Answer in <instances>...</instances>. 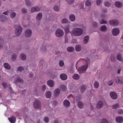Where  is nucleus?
Returning a JSON list of instances; mask_svg holds the SVG:
<instances>
[{
  "label": "nucleus",
  "mask_w": 123,
  "mask_h": 123,
  "mask_svg": "<svg viewBox=\"0 0 123 123\" xmlns=\"http://www.w3.org/2000/svg\"><path fill=\"white\" fill-rule=\"evenodd\" d=\"M79 107L80 108H83V103L80 101H79L78 104Z\"/></svg>",
  "instance_id": "obj_35"
},
{
  "label": "nucleus",
  "mask_w": 123,
  "mask_h": 123,
  "mask_svg": "<svg viewBox=\"0 0 123 123\" xmlns=\"http://www.w3.org/2000/svg\"><path fill=\"white\" fill-rule=\"evenodd\" d=\"M51 95V92L50 91H48L46 93V97L48 98H50Z\"/></svg>",
  "instance_id": "obj_31"
},
{
  "label": "nucleus",
  "mask_w": 123,
  "mask_h": 123,
  "mask_svg": "<svg viewBox=\"0 0 123 123\" xmlns=\"http://www.w3.org/2000/svg\"><path fill=\"white\" fill-rule=\"evenodd\" d=\"M16 58V55H15L14 54L13 55L12 57V60L13 61H15V60Z\"/></svg>",
  "instance_id": "obj_50"
},
{
  "label": "nucleus",
  "mask_w": 123,
  "mask_h": 123,
  "mask_svg": "<svg viewBox=\"0 0 123 123\" xmlns=\"http://www.w3.org/2000/svg\"><path fill=\"white\" fill-rule=\"evenodd\" d=\"M117 59L119 61L123 62V59L122 58L121 55L119 54H118L117 56Z\"/></svg>",
  "instance_id": "obj_29"
},
{
  "label": "nucleus",
  "mask_w": 123,
  "mask_h": 123,
  "mask_svg": "<svg viewBox=\"0 0 123 123\" xmlns=\"http://www.w3.org/2000/svg\"><path fill=\"white\" fill-rule=\"evenodd\" d=\"M111 3L108 1L105 2L104 3L105 6H106L109 7L111 6Z\"/></svg>",
  "instance_id": "obj_41"
},
{
  "label": "nucleus",
  "mask_w": 123,
  "mask_h": 123,
  "mask_svg": "<svg viewBox=\"0 0 123 123\" xmlns=\"http://www.w3.org/2000/svg\"><path fill=\"white\" fill-rule=\"evenodd\" d=\"M118 112L120 114L123 113V110L122 109H119L118 110Z\"/></svg>",
  "instance_id": "obj_55"
},
{
  "label": "nucleus",
  "mask_w": 123,
  "mask_h": 123,
  "mask_svg": "<svg viewBox=\"0 0 123 123\" xmlns=\"http://www.w3.org/2000/svg\"><path fill=\"white\" fill-rule=\"evenodd\" d=\"M54 10L56 11H57L59 10V8L57 6H55L54 7Z\"/></svg>",
  "instance_id": "obj_51"
},
{
  "label": "nucleus",
  "mask_w": 123,
  "mask_h": 123,
  "mask_svg": "<svg viewBox=\"0 0 123 123\" xmlns=\"http://www.w3.org/2000/svg\"><path fill=\"white\" fill-rule=\"evenodd\" d=\"M70 27V26L69 25H68L63 28L65 31L66 35H67L68 33L70 32L69 29Z\"/></svg>",
  "instance_id": "obj_10"
},
{
  "label": "nucleus",
  "mask_w": 123,
  "mask_h": 123,
  "mask_svg": "<svg viewBox=\"0 0 123 123\" xmlns=\"http://www.w3.org/2000/svg\"><path fill=\"white\" fill-rule=\"evenodd\" d=\"M85 4L87 6H90L91 5V2L90 0H87Z\"/></svg>",
  "instance_id": "obj_40"
},
{
  "label": "nucleus",
  "mask_w": 123,
  "mask_h": 123,
  "mask_svg": "<svg viewBox=\"0 0 123 123\" xmlns=\"http://www.w3.org/2000/svg\"><path fill=\"white\" fill-rule=\"evenodd\" d=\"M64 33L63 31L60 28L57 29L55 32L56 36L58 37H60L62 36Z\"/></svg>",
  "instance_id": "obj_3"
},
{
  "label": "nucleus",
  "mask_w": 123,
  "mask_h": 123,
  "mask_svg": "<svg viewBox=\"0 0 123 123\" xmlns=\"http://www.w3.org/2000/svg\"><path fill=\"white\" fill-rule=\"evenodd\" d=\"M103 105V103L101 101H98L97 105V107L98 109L101 108Z\"/></svg>",
  "instance_id": "obj_18"
},
{
  "label": "nucleus",
  "mask_w": 123,
  "mask_h": 123,
  "mask_svg": "<svg viewBox=\"0 0 123 123\" xmlns=\"http://www.w3.org/2000/svg\"><path fill=\"white\" fill-rule=\"evenodd\" d=\"M8 119L11 123H14L15 122L16 120V118L13 116L9 118Z\"/></svg>",
  "instance_id": "obj_24"
},
{
  "label": "nucleus",
  "mask_w": 123,
  "mask_h": 123,
  "mask_svg": "<svg viewBox=\"0 0 123 123\" xmlns=\"http://www.w3.org/2000/svg\"><path fill=\"white\" fill-rule=\"evenodd\" d=\"M71 37L70 36H68L67 35H65V42L66 43H70L71 42Z\"/></svg>",
  "instance_id": "obj_13"
},
{
  "label": "nucleus",
  "mask_w": 123,
  "mask_h": 123,
  "mask_svg": "<svg viewBox=\"0 0 123 123\" xmlns=\"http://www.w3.org/2000/svg\"><path fill=\"white\" fill-rule=\"evenodd\" d=\"M64 63L62 60H61L59 62V65L61 67H62L64 65Z\"/></svg>",
  "instance_id": "obj_45"
},
{
  "label": "nucleus",
  "mask_w": 123,
  "mask_h": 123,
  "mask_svg": "<svg viewBox=\"0 0 123 123\" xmlns=\"http://www.w3.org/2000/svg\"><path fill=\"white\" fill-rule=\"evenodd\" d=\"M89 59H88L87 60H86L82 58L80 59L79 61H78L76 64V69H77V64L78 62H82L84 63L86 62L87 64L86 65L83 66L81 67H79L78 69V70L80 74H82L85 72L87 70L88 68V63L89 62Z\"/></svg>",
  "instance_id": "obj_1"
},
{
  "label": "nucleus",
  "mask_w": 123,
  "mask_h": 123,
  "mask_svg": "<svg viewBox=\"0 0 123 123\" xmlns=\"http://www.w3.org/2000/svg\"><path fill=\"white\" fill-rule=\"evenodd\" d=\"M61 79L63 80H65L67 79V76L65 74H62L60 76Z\"/></svg>",
  "instance_id": "obj_23"
},
{
  "label": "nucleus",
  "mask_w": 123,
  "mask_h": 123,
  "mask_svg": "<svg viewBox=\"0 0 123 123\" xmlns=\"http://www.w3.org/2000/svg\"><path fill=\"white\" fill-rule=\"evenodd\" d=\"M22 81V80L18 78H16L14 80V83H15L21 82Z\"/></svg>",
  "instance_id": "obj_37"
},
{
  "label": "nucleus",
  "mask_w": 123,
  "mask_h": 123,
  "mask_svg": "<svg viewBox=\"0 0 123 123\" xmlns=\"http://www.w3.org/2000/svg\"><path fill=\"white\" fill-rule=\"evenodd\" d=\"M100 20V19L99 20V21L100 24H107V22L106 20H104L103 18Z\"/></svg>",
  "instance_id": "obj_39"
},
{
  "label": "nucleus",
  "mask_w": 123,
  "mask_h": 123,
  "mask_svg": "<svg viewBox=\"0 0 123 123\" xmlns=\"http://www.w3.org/2000/svg\"><path fill=\"white\" fill-rule=\"evenodd\" d=\"M74 50V48L72 47H69L67 48V51L69 52H72Z\"/></svg>",
  "instance_id": "obj_32"
},
{
  "label": "nucleus",
  "mask_w": 123,
  "mask_h": 123,
  "mask_svg": "<svg viewBox=\"0 0 123 123\" xmlns=\"http://www.w3.org/2000/svg\"><path fill=\"white\" fill-rule=\"evenodd\" d=\"M20 58L22 60H25L26 59V56L25 54H22L21 55Z\"/></svg>",
  "instance_id": "obj_38"
},
{
  "label": "nucleus",
  "mask_w": 123,
  "mask_h": 123,
  "mask_svg": "<svg viewBox=\"0 0 123 123\" xmlns=\"http://www.w3.org/2000/svg\"><path fill=\"white\" fill-rule=\"evenodd\" d=\"M72 77L74 79L77 80H78L80 76L78 74H75Z\"/></svg>",
  "instance_id": "obj_34"
},
{
  "label": "nucleus",
  "mask_w": 123,
  "mask_h": 123,
  "mask_svg": "<svg viewBox=\"0 0 123 123\" xmlns=\"http://www.w3.org/2000/svg\"><path fill=\"white\" fill-rule=\"evenodd\" d=\"M34 107L36 109H40L41 108V104L40 101L38 100H36L33 103Z\"/></svg>",
  "instance_id": "obj_5"
},
{
  "label": "nucleus",
  "mask_w": 123,
  "mask_h": 123,
  "mask_svg": "<svg viewBox=\"0 0 123 123\" xmlns=\"http://www.w3.org/2000/svg\"><path fill=\"white\" fill-rule=\"evenodd\" d=\"M107 29V27L105 25H103L101 26L100 28V30L102 31H105Z\"/></svg>",
  "instance_id": "obj_33"
},
{
  "label": "nucleus",
  "mask_w": 123,
  "mask_h": 123,
  "mask_svg": "<svg viewBox=\"0 0 123 123\" xmlns=\"http://www.w3.org/2000/svg\"><path fill=\"white\" fill-rule=\"evenodd\" d=\"M49 118L47 117H45L44 118V121L46 123L48 122L49 121Z\"/></svg>",
  "instance_id": "obj_56"
},
{
  "label": "nucleus",
  "mask_w": 123,
  "mask_h": 123,
  "mask_svg": "<svg viewBox=\"0 0 123 123\" xmlns=\"http://www.w3.org/2000/svg\"><path fill=\"white\" fill-rule=\"evenodd\" d=\"M116 81L118 83H123V77H117L116 79Z\"/></svg>",
  "instance_id": "obj_12"
},
{
  "label": "nucleus",
  "mask_w": 123,
  "mask_h": 123,
  "mask_svg": "<svg viewBox=\"0 0 123 123\" xmlns=\"http://www.w3.org/2000/svg\"><path fill=\"white\" fill-rule=\"evenodd\" d=\"M60 91L59 89L57 88L56 89L54 92L55 96L56 97L58 96L60 94Z\"/></svg>",
  "instance_id": "obj_20"
},
{
  "label": "nucleus",
  "mask_w": 123,
  "mask_h": 123,
  "mask_svg": "<svg viewBox=\"0 0 123 123\" xmlns=\"http://www.w3.org/2000/svg\"><path fill=\"white\" fill-rule=\"evenodd\" d=\"M94 86L95 88H98L99 86V84L98 82L97 81L95 82L94 83Z\"/></svg>",
  "instance_id": "obj_43"
},
{
  "label": "nucleus",
  "mask_w": 123,
  "mask_h": 123,
  "mask_svg": "<svg viewBox=\"0 0 123 123\" xmlns=\"http://www.w3.org/2000/svg\"><path fill=\"white\" fill-rule=\"evenodd\" d=\"M47 84L48 86L51 87L54 86L55 84L54 81L52 80H49L48 81Z\"/></svg>",
  "instance_id": "obj_15"
},
{
  "label": "nucleus",
  "mask_w": 123,
  "mask_h": 123,
  "mask_svg": "<svg viewBox=\"0 0 123 123\" xmlns=\"http://www.w3.org/2000/svg\"><path fill=\"white\" fill-rule=\"evenodd\" d=\"M106 17V16L104 14H102L101 15V18H105Z\"/></svg>",
  "instance_id": "obj_60"
},
{
  "label": "nucleus",
  "mask_w": 123,
  "mask_h": 123,
  "mask_svg": "<svg viewBox=\"0 0 123 123\" xmlns=\"http://www.w3.org/2000/svg\"><path fill=\"white\" fill-rule=\"evenodd\" d=\"M75 0H66V1L69 4H71L73 3Z\"/></svg>",
  "instance_id": "obj_53"
},
{
  "label": "nucleus",
  "mask_w": 123,
  "mask_h": 123,
  "mask_svg": "<svg viewBox=\"0 0 123 123\" xmlns=\"http://www.w3.org/2000/svg\"><path fill=\"white\" fill-rule=\"evenodd\" d=\"M47 86L45 85H44L42 86V89L43 91H45V90Z\"/></svg>",
  "instance_id": "obj_57"
},
{
  "label": "nucleus",
  "mask_w": 123,
  "mask_h": 123,
  "mask_svg": "<svg viewBox=\"0 0 123 123\" xmlns=\"http://www.w3.org/2000/svg\"><path fill=\"white\" fill-rule=\"evenodd\" d=\"M41 49L44 51H45L46 49V48L45 46L44 45L42 47V48Z\"/></svg>",
  "instance_id": "obj_58"
},
{
  "label": "nucleus",
  "mask_w": 123,
  "mask_h": 123,
  "mask_svg": "<svg viewBox=\"0 0 123 123\" xmlns=\"http://www.w3.org/2000/svg\"><path fill=\"white\" fill-rule=\"evenodd\" d=\"M115 5L117 7H120L122 6V3L120 2L117 1L115 3Z\"/></svg>",
  "instance_id": "obj_25"
},
{
  "label": "nucleus",
  "mask_w": 123,
  "mask_h": 123,
  "mask_svg": "<svg viewBox=\"0 0 123 123\" xmlns=\"http://www.w3.org/2000/svg\"><path fill=\"white\" fill-rule=\"evenodd\" d=\"M69 18L71 21H74L75 19V16L73 14H71L69 16Z\"/></svg>",
  "instance_id": "obj_30"
},
{
  "label": "nucleus",
  "mask_w": 123,
  "mask_h": 123,
  "mask_svg": "<svg viewBox=\"0 0 123 123\" xmlns=\"http://www.w3.org/2000/svg\"><path fill=\"white\" fill-rule=\"evenodd\" d=\"M110 95L111 98L114 99H117V94L114 92H111Z\"/></svg>",
  "instance_id": "obj_9"
},
{
  "label": "nucleus",
  "mask_w": 123,
  "mask_h": 123,
  "mask_svg": "<svg viewBox=\"0 0 123 123\" xmlns=\"http://www.w3.org/2000/svg\"><path fill=\"white\" fill-rule=\"evenodd\" d=\"M83 33V30L77 28H74L71 32V35L75 36H79L81 35Z\"/></svg>",
  "instance_id": "obj_2"
},
{
  "label": "nucleus",
  "mask_w": 123,
  "mask_h": 123,
  "mask_svg": "<svg viewBox=\"0 0 123 123\" xmlns=\"http://www.w3.org/2000/svg\"><path fill=\"white\" fill-rule=\"evenodd\" d=\"M119 106V105L118 104H117L112 106V108L113 109H116L117 108H118Z\"/></svg>",
  "instance_id": "obj_47"
},
{
  "label": "nucleus",
  "mask_w": 123,
  "mask_h": 123,
  "mask_svg": "<svg viewBox=\"0 0 123 123\" xmlns=\"http://www.w3.org/2000/svg\"><path fill=\"white\" fill-rule=\"evenodd\" d=\"M3 41L1 39H0V44H1V43H2V44L3 43ZM2 47V45H0V49L1 48V47Z\"/></svg>",
  "instance_id": "obj_61"
},
{
  "label": "nucleus",
  "mask_w": 123,
  "mask_h": 123,
  "mask_svg": "<svg viewBox=\"0 0 123 123\" xmlns=\"http://www.w3.org/2000/svg\"><path fill=\"white\" fill-rule=\"evenodd\" d=\"M60 88L63 91H65L67 89L66 85L63 84L60 85Z\"/></svg>",
  "instance_id": "obj_28"
},
{
  "label": "nucleus",
  "mask_w": 123,
  "mask_h": 123,
  "mask_svg": "<svg viewBox=\"0 0 123 123\" xmlns=\"http://www.w3.org/2000/svg\"><path fill=\"white\" fill-rule=\"evenodd\" d=\"M68 21L67 19L65 18L62 19L61 21V23L62 24H65L68 23Z\"/></svg>",
  "instance_id": "obj_42"
},
{
  "label": "nucleus",
  "mask_w": 123,
  "mask_h": 123,
  "mask_svg": "<svg viewBox=\"0 0 123 123\" xmlns=\"http://www.w3.org/2000/svg\"><path fill=\"white\" fill-rule=\"evenodd\" d=\"M2 85L4 88L6 89L7 88L10 91L11 90V88L9 84H8L5 82H4L3 83Z\"/></svg>",
  "instance_id": "obj_11"
},
{
  "label": "nucleus",
  "mask_w": 123,
  "mask_h": 123,
  "mask_svg": "<svg viewBox=\"0 0 123 123\" xmlns=\"http://www.w3.org/2000/svg\"><path fill=\"white\" fill-rule=\"evenodd\" d=\"M32 34V31L30 29H27L25 32V36L26 37H30L31 36Z\"/></svg>",
  "instance_id": "obj_7"
},
{
  "label": "nucleus",
  "mask_w": 123,
  "mask_h": 123,
  "mask_svg": "<svg viewBox=\"0 0 123 123\" xmlns=\"http://www.w3.org/2000/svg\"><path fill=\"white\" fill-rule=\"evenodd\" d=\"M7 19V18L5 17V16L4 15H1L0 18V19L1 21L2 22H4Z\"/></svg>",
  "instance_id": "obj_26"
},
{
  "label": "nucleus",
  "mask_w": 123,
  "mask_h": 123,
  "mask_svg": "<svg viewBox=\"0 0 123 123\" xmlns=\"http://www.w3.org/2000/svg\"><path fill=\"white\" fill-rule=\"evenodd\" d=\"M26 10L25 9H22V12L23 13H25L26 12Z\"/></svg>",
  "instance_id": "obj_64"
},
{
  "label": "nucleus",
  "mask_w": 123,
  "mask_h": 123,
  "mask_svg": "<svg viewBox=\"0 0 123 123\" xmlns=\"http://www.w3.org/2000/svg\"><path fill=\"white\" fill-rule=\"evenodd\" d=\"M68 98L69 99L70 98H73V95L72 94H70V95H69L68 96Z\"/></svg>",
  "instance_id": "obj_63"
},
{
  "label": "nucleus",
  "mask_w": 123,
  "mask_h": 123,
  "mask_svg": "<svg viewBox=\"0 0 123 123\" xmlns=\"http://www.w3.org/2000/svg\"><path fill=\"white\" fill-rule=\"evenodd\" d=\"M40 10V8L38 6H36L32 7L31 9V12H35L39 11Z\"/></svg>",
  "instance_id": "obj_16"
},
{
  "label": "nucleus",
  "mask_w": 123,
  "mask_h": 123,
  "mask_svg": "<svg viewBox=\"0 0 123 123\" xmlns=\"http://www.w3.org/2000/svg\"><path fill=\"white\" fill-rule=\"evenodd\" d=\"M86 86L85 85H83L81 86L80 88L79 89V92L82 93L86 89Z\"/></svg>",
  "instance_id": "obj_21"
},
{
  "label": "nucleus",
  "mask_w": 123,
  "mask_h": 123,
  "mask_svg": "<svg viewBox=\"0 0 123 123\" xmlns=\"http://www.w3.org/2000/svg\"><path fill=\"white\" fill-rule=\"evenodd\" d=\"M70 103L69 100H65L63 102L64 105L66 107H69L70 105Z\"/></svg>",
  "instance_id": "obj_14"
},
{
  "label": "nucleus",
  "mask_w": 123,
  "mask_h": 123,
  "mask_svg": "<svg viewBox=\"0 0 123 123\" xmlns=\"http://www.w3.org/2000/svg\"><path fill=\"white\" fill-rule=\"evenodd\" d=\"M111 61L112 62H113L114 61L115 58L114 57H112L111 56Z\"/></svg>",
  "instance_id": "obj_62"
},
{
  "label": "nucleus",
  "mask_w": 123,
  "mask_h": 123,
  "mask_svg": "<svg viewBox=\"0 0 123 123\" xmlns=\"http://www.w3.org/2000/svg\"><path fill=\"white\" fill-rule=\"evenodd\" d=\"M42 17V14L41 12L39 13L36 17V19L37 21H39L41 19Z\"/></svg>",
  "instance_id": "obj_22"
},
{
  "label": "nucleus",
  "mask_w": 123,
  "mask_h": 123,
  "mask_svg": "<svg viewBox=\"0 0 123 123\" xmlns=\"http://www.w3.org/2000/svg\"><path fill=\"white\" fill-rule=\"evenodd\" d=\"M109 23L110 25L114 26H117L118 24V21L116 19L110 20Z\"/></svg>",
  "instance_id": "obj_8"
},
{
  "label": "nucleus",
  "mask_w": 123,
  "mask_h": 123,
  "mask_svg": "<svg viewBox=\"0 0 123 123\" xmlns=\"http://www.w3.org/2000/svg\"><path fill=\"white\" fill-rule=\"evenodd\" d=\"M116 120L118 123H121L123 121V118L121 116H118L116 118Z\"/></svg>",
  "instance_id": "obj_17"
},
{
  "label": "nucleus",
  "mask_w": 123,
  "mask_h": 123,
  "mask_svg": "<svg viewBox=\"0 0 123 123\" xmlns=\"http://www.w3.org/2000/svg\"><path fill=\"white\" fill-rule=\"evenodd\" d=\"M15 30V33L16 34L17 36H19L21 34L22 29L21 26L19 25H17Z\"/></svg>",
  "instance_id": "obj_4"
},
{
  "label": "nucleus",
  "mask_w": 123,
  "mask_h": 123,
  "mask_svg": "<svg viewBox=\"0 0 123 123\" xmlns=\"http://www.w3.org/2000/svg\"><path fill=\"white\" fill-rule=\"evenodd\" d=\"M119 32L120 30L118 28H114L112 30V34L114 36H116L118 35L119 34Z\"/></svg>",
  "instance_id": "obj_6"
},
{
  "label": "nucleus",
  "mask_w": 123,
  "mask_h": 123,
  "mask_svg": "<svg viewBox=\"0 0 123 123\" xmlns=\"http://www.w3.org/2000/svg\"><path fill=\"white\" fill-rule=\"evenodd\" d=\"M89 37L88 36H85L83 39V43L85 44H87L89 40Z\"/></svg>",
  "instance_id": "obj_19"
},
{
  "label": "nucleus",
  "mask_w": 123,
  "mask_h": 123,
  "mask_svg": "<svg viewBox=\"0 0 123 123\" xmlns=\"http://www.w3.org/2000/svg\"><path fill=\"white\" fill-rule=\"evenodd\" d=\"M3 66L4 68L6 69H9L11 68L10 65L7 63H5L4 64Z\"/></svg>",
  "instance_id": "obj_27"
},
{
  "label": "nucleus",
  "mask_w": 123,
  "mask_h": 123,
  "mask_svg": "<svg viewBox=\"0 0 123 123\" xmlns=\"http://www.w3.org/2000/svg\"><path fill=\"white\" fill-rule=\"evenodd\" d=\"M102 2V0H97L96 1V4L98 6L99 5L100 3Z\"/></svg>",
  "instance_id": "obj_48"
},
{
  "label": "nucleus",
  "mask_w": 123,
  "mask_h": 123,
  "mask_svg": "<svg viewBox=\"0 0 123 123\" xmlns=\"http://www.w3.org/2000/svg\"><path fill=\"white\" fill-rule=\"evenodd\" d=\"M10 13V12L9 11H6L5 12L3 13L4 14L6 15H8L9 14V13Z\"/></svg>",
  "instance_id": "obj_59"
},
{
  "label": "nucleus",
  "mask_w": 123,
  "mask_h": 123,
  "mask_svg": "<svg viewBox=\"0 0 123 123\" xmlns=\"http://www.w3.org/2000/svg\"><path fill=\"white\" fill-rule=\"evenodd\" d=\"M92 25L95 27H97V24L96 22H92Z\"/></svg>",
  "instance_id": "obj_54"
},
{
  "label": "nucleus",
  "mask_w": 123,
  "mask_h": 123,
  "mask_svg": "<svg viewBox=\"0 0 123 123\" xmlns=\"http://www.w3.org/2000/svg\"><path fill=\"white\" fill-rule=\"evenodd\" d=\"M114 82V81L113 80H111V81H109L108 82V84L109 86H110L112 85Z\"/></svg>",
  "instance_id": "obj_49"
},
{
  "label": "nucleus",
  "mask_w": 123,
  "mask_h": 123,
  "mask_svg": "<svg viewBox=\"0 0 123 123\" xmlns=\"http://www.w3.org/2000/svg\"><path fill=\"white\" fill-rule=\"evenodd\" d=\"M81 47L79 45H76L75 46V50L77 51H80L81 49Z\"/></svg>",
  "instance_id": "obj_36"
},
{
  "label": "nucleus",
  "mask_w": 123,
  "mask_h": 123,
  "mask_svg": "<svg viewBox=\"0 0 123 123\" xmlns=\"http://www.w3.org/2000/svg\"><path fill=\"white\" fill-rule=\"evenodd\" d=\"M16 15V13L14 12H12L11 13L10 16L12 18H14Z\"/></svg>",
  "instance_id": "obj_46"
},
{
  "label": "nucleus",
  "mask_w": 123,
  "mask_h": 123,
  "mask_svg": "<svg viewBox=\"0 0 123 123\" xmlns=\"http://www.w3.org/2000/svg\"><path fill=\"white\" fill-rule=\"evenodd\" d=\"M18 71L21 72L23 71L24 70V68L22 67H19L17 68Z\"/></svg>",
  "instance_id": "obj_44"
},
{
  "label": "nucleus",
  "mask_w": 123,
  "mask_h": 123,
  "mask_svg": "<svg viewBox=\"0 0 123 123\" xmlns=\"http://www.w3.org/2000/svg\"><path fill=\"white\" fill-rule=\"evenodd\" d=\"M25 1L27 5L28 6H31V3L29 0H25Z\"/></svg>",
  "instance_id": "obj_52"
}]
</instances>
